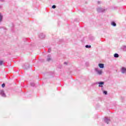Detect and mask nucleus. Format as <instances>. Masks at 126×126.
<instances>
[{
  "label": "nucleus",
  "mask_w": 126,
  "mask_h": 126,
  "mask_svg": "<svg viewBox=\"0 0 126 126\" xmlns=\"http://www.w3.org/2000/svg\"><path fill=\"white\" fill-rule=\"evenodd\" d=\"M96 10L97 12H105V10H106V9H105V8H103L98 7L97 8Z\"/></svg>",
  "instance_id": "1"
},
{
  "label": "nucleus",
  "mask_w": 126,
  "mask_h": 126,
  "mask_svg": "<svg viewBox=\"0 0 126 126\" xmlns=\"http://www.w3.org/2000/svg\"><path fill=\"white\" fill-rule=\"evenodd\" d=\"M0 95H1L2 97H6V95L5 94V93H4V91H3V90H1L0 91Z\"/></svg>",
  "instance_id": "2"
},
{
  "label": "nucleus",
  "mask_w": 126,
  "mask_h": 126,
  "mask_svg": "<svg viewBox=\"0 0 126 126\" xmlns=\"http://www.w3.org/2000/svg\"><path fill=\"white\" fill-rule=\"evenodd\" d=\"M95 71H96V72H97V74L99 75H101V74H102V71L101 70H99V68H95Z\"/></svg>",
  "instance_id": "3"
},
{
  "label": "nucleus",
  "mask_w": 126,
  "mask_h": 126,
  "mask_svg": "<svg viewBox=\"0 0 126 126\" xmlns=\"http://www.w3.org/2000/svg\"><path fill=\"white\" fill-rule=\"evenodd\" d=\"M104 82H97L95 83V84H99V87H103V85H104Z\"/></svg>",
  "instance_id": "4"
},
{
  "label": "nucleus",
  "mask_w": 126,
  "mask_h": 126,
  "mask_svg": "<svg viewBox=\"0 0 126 126\" xmlns=\"http://www.w3.org/2000/svg\"><path fill=\"white\" fill-rule=\"evenodd\" d=\"M46 61L47 62H50V61H52V56H51V55L49 54L47 56V58Z\"/></svg>",
  "instance_id": "5"
},
{
  "label": "nucleus",
  "mask_w": 126,
  "mask_h": 126,
  "mask_svg": "<svg viewBox=\"0 0 126 126\" xmlns=\"http://www.w3.org/2000/svg\"><path fill=\"white\" fill-rule=\"evenodd\" d=\"M104 122L106 124H109V123H110V119H109V118H108L107 117H105L104 118Z\"/></svg>",
  "instance_id": "6"
},
{
  "label": "nucleus",
  "mask_w": 126,
  "mask_h": 126,
  "mask_svg": "<svg viewBox=\"0 0 126 126\" xmlns=\"http://www.w3.org/2000/svg\"><path fill=\"white\" fill-rule=\"evenodd\" d=\"M126 68L125 67H123L121 68V72H122V73H126Z\"/></svg>",
  "instance_id": "7"
},
{
  "label": "nucleus",
  "mask_w": 126,
  "mask_h": 126,
  "mask_svg": "<svg viewBox=\"0 0 126 126\" xmlns=\"http://www.w3.org/2000/svg\"><path fill=\"white\" fill-rule=\"evenodd\" d=\"M3 19V16L2 15L1 13H0V23L2 22V20Z\"/></svg>",
  "instance_id": "8"
},
{
  "label": "nucleus",
  "mask_w": 126,
  "mask_h": 126,
  "mask_svg": "<svg viewBox=\"0 0 126 126\" xmlns=\"http://www.w3.org/2000/svg\"><path fill=\"white\" fill-rule=\"evenodd\" d=\"M45 37V35L43 33H40L39 34V38H40V39H44Z\"/></svg>",
  "instance_id": "9"
},
{
  "label": "nucleus",
  "mask_w": 126,
  "mask_h": 126,
  "mask_svg": "<svg viewBox=\"0 0 126 126\" xmlns=\"http://www.w3.org/2000/svg\"><path fill=\"white\" fill-rule=\"evenodd\" d=\"M98 66H99L100 68H104V64L99 63L98 64Z\"/></svg>",
  "instance_id": "10"
},
{
  "label": "nucleus",
  "mask_w": 126,
  "mask_h": 126,
  "mask_svg": "<svg viewBox=\"0 0 126 126\" xmlns=\"http://www.w3.org/2000/svg\"><path fill=\"white\" fill-rule=\"evenodd\" d=\"M122 49L124 52H126V46H122Z\"/></svg>",
  "instance_id": "11"
},
{
  "label": "nucleus",
  "mask_w": 126,
  "mask_h": 126,
  "mask_svg": "<svg viewBox=\"0 0 126 126\" xmlns=\"http://www.w3.org/2000/svg\"><path fill=\"white\" fill-rule=\"evenodd\" d=\"M111 25H112V26H114V27L117 26V24L114 22H112L111 23Z\"/></svg>",
  "instance_id": "12"
},
{
  "label": "nucleus",
  "mask_w": 126,
  "mask_h": 126,
  "mask_svg": "<svg viewBox=\"0 0 126 126\" xmlns=\"http://www.w3.org/2000/svg\"><path fill=\"white\" fill-rule=\"evenodd\" d=\"M114 58H119V55L117 53H116L114 55Z\"/></svg>",
  "instance_id": "13"
},
{
  "label": "nucleus",
  "mask_w": 126,
  "mask_h": 126,
  "mask_svg": "<svg viewBox=\"0 0 126 126\" xmlns=\"http://www.w3.org/2000/svg\"><path fill=\"white\" fill-rule=\"evenodd\" d=\"M85 47L87 48H91V46L87 45H86Z\"/></svg>",
  "instance_id": "14"
},
{
  "label": "nucleus",
  "mask_w": 126,
  "mask_h": 126,
  "mask_svg": "<svg viewBox=\"0 0 126 126\" xmlns=\"http://www.w3.org/2000/svg\"><path fill=\"white\" fill-rule=\"evenodd\" d=\"M31 86H32V87H34V86H35V83H31Z\"/></svg>",
  "instance_id": "15"
},
{
  "label": "nucleus",
  "mask_w": 126,
  "mask_h": 126,
  "mask_svg": "<svg viewBox=\"0 0 126 126\" xmlns=\"http://www.w3.org/2000/svg\"><path fill=\"white\" fill-rule=\"evenodd\" d=\"M3 64V61H0V65H2Z\"/></svg>",
  "instance_id": "16"
},
{
  "label": "nucleus",
  "mask_w": 126,
  "mask_h": 126,
  "mask_svg": "<svg viewBox=\"0 0 126 126\" xmlns=\"http://www.w3.org/2000/svg\"><path fill=\"white\" fill-rule=\"evenodd\" d=\"M103 94H105V95H107L108 94V92L106 91H103Z\"/></svg>",
  "instance_id": "17"
},
{
  "label": "nucleus",
  "mask_w": 126,
  "mask_h": 126,
  "mask_svg": "<svg viewBox=\"0 0 126 126\" xmlns=\"http://www.w3.org/2000/svg\"><path fill=\"white\" fill-rule=\"evenodd\" d=\"M51 52H52V50L51 49V48H49L48 49V53H51Z\"/></svg>",
  "instance_id": "18"
},
{
  "label": "nucleus",
  "mask_w": 126,
  "mask_h": 126,
  "mask_svg": "<svg viewBox=\"0 0 126 126\" xmlns=\"http://www.w3.org/2000/svg\"><path fill=\"white\" fill-rule=\"evenodd\" d=\"M5 86V84L3 83L2 84V87L3 88Z\"/></svg>",
  "instance_id": "19"
},
{
  "label": "nucleus",
  "mask_w": 126,
  "mask_h": 126,
  "mask_svg": "<svg viewBox=\"0 0 126 126\" xmlns=\"http://www.w3.org/2000/svg\"><path fill=\"white\" fill-rule=\"evenodd\" d=\"M56 5H53L52 6V8H56Z\"/></svg>",
  "instance_id": "20"
},
{
  "label": "nucleus",
  "mask_w": 126,
  "mask_h": 126,
  "mask_svg": "<svg viewBox=\"0 0 126 126\" xmlns=\"http://www.w3.org/2000/svg\"><path fill=\"white\" fill-rule=\"evenodd\" d=\"M97 3H98V4H100V3H101V1H98Z\"/></svg>",
  "instance_id": "21"
},
{
  "label": "nucleus",
  "mask_w": 126,
  "mask_h": 126,
  "mask_svg": "<svg viewBox=\"0 0 126 126\" xmlns=\"http://www.w3.org/2000/svg\"><path fill=\"white\" fill-rule=\"evenodd\" d=\"M0 1H1V2H3L4 1V0H0Z\"/></svg>",
  "instance_id": "22"
},
{
  "label": "nucleus",
  "mask_w": 126,
  "mask_h": 126,
  "mask_svg": "<svg viewBox=\"0 0 126 126\" xmlns=\"http://www.w3.org/2000/svg\"><path fill=\"white\" fill-rule=\"evenodd\" d=\"M66 63H67L66 62L64 63V64H66Z\"/></svg>",
  "instance_id": "23"
}]
</instances>
